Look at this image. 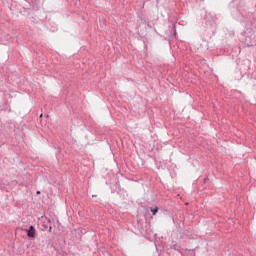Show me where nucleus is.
I'll list each match as a JSON object with an SVG mask.
<instances>
[{
  "label": "nucleus",
  "mask_w": 256,
  "mask_h": 256,
  "mask_svg": "<svg viewBox=\"0 0 256 256\" xmlns=\"http://www.w3.org/2000/svg\"><path fill=\"white\" fill-rule=\"evenodd\" d=\"M27 237H30L32 239H35L37 236V230L35 229L34 226H30L29 229L26 230Z\"/></svg>",
  "instance_id": "1"
},
{
  "label": "nucleus",
  "mask_w": 256,
  "mask_h": 256,
  "mask_svg": "<svg viewBox=\"0 0 256 256\" xmlns=\"http://www.w3.org/2000/svg\"><path fill=\"white\" fill-rule=\"evenodd\" d=\"M151 213L152 215H157V213H159V208H154V209H151Z\"/></svg>",
  "instance_id": "2"
},
{
  "label": "nucleus",
  "mask_w": 256,
  "mask_h": 256,
  "mask_svg": "<svg viewBox=\"0 0 256 256\" xmlns=\"http://www.w3.org/2000/svg\"><path fill=\"white\" fill-rule=\"evenodd\" d=\"M36 195H41V192H40V191H37V192H36Z\"/></svg>",
  "instance_id": "3"
},
{
  "label": "nucleus",
  "mask_w": 256,
  "mask_h": 256,
  "mask_svg": "<svg viewBox=\"0 0 256 256\" xmlns=\"http://www.w3.org/2000/svg\"><path fill=\"white\" fill-rule=\"evenodd\" d=\"M51 229H52V228L50 227V228H49V232H50V233H51Z\"/></svg>",
  "instance_id": "4"
}]
</instances>
